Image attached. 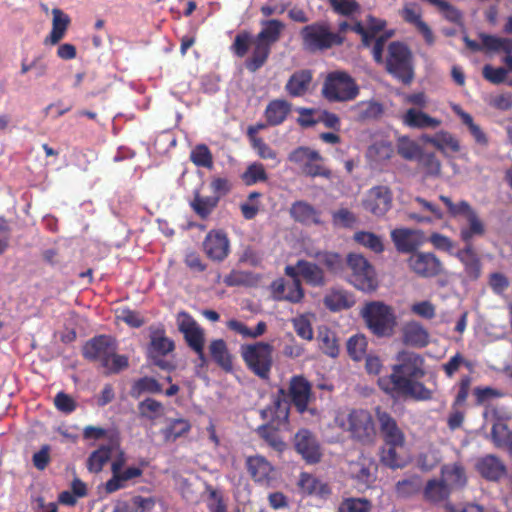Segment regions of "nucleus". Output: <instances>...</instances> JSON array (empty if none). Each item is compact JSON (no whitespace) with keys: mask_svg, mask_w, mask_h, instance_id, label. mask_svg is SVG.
Returning <instances> with one entry per match:
<instances>
[{"mask_svg":"<svg viewBox=\"0 0 512 512\" xmlns=\"http://www.w3.org/2000/svg\"><path fill=\"white\" fill-rule=\"evenodd\" d=\"M450 217H463L469 224L460 230V238L465 243V247L459 250L456 256L464 265L466 275L471 280H477L481 275V262L473 248L472 238L484 235L485 226L467 201L450 202Z\"/></svg>","mask_w":512,"mask_h":512,"instance_id":"nucleus-1","label":"nucleus"},{"mask_svg":"<svg viewBox=\"0 0 512 512\" xmlns=\"http://www.w3.org/2000/svg\"><path fill=\"white\" fill-rule=\"evenodd\" d=\"M115 340L108 335H98L88 340L82 349L83 357L90 362H97L106 375L118 374L129 366L126 355L116 353Z\"/></svg>","mask_w":512,"mask_h":512,"instance_id":"nucleus-2","label":"nucleus"},{"mask_svg":"<svg viewBox=\"0 0 512 512\" xmlns=\"http://www.w3.org/2000/svg\"><path fill=\"white\" fill-rule=\"evenodd\" d=\"M241 357L247 367L261 380H269L274 363V346L268 342L259 341L243 344L240 347Z\"/></svg>","mask_w":512,"mask_h":512,"instance_id":"nucleus-3","label":"nucleus"},{"mask_svg":"<svg viewBox=\"0 0 512 512\" xmlns=\"http://www.w3.org/2000/svg\"><path fill=\"white\" fill-rule=\"evenodd\" d=\"M360 89L355 79L346 71H332L327 74L321 94L330 103L350 102L357 98Z\"/></svg>","mask_w":512,"mask_h":512,"instance_id":"nucleus-4","label":"nucleus"},{"mask_svg":"<svg viewBox=\"0 0 512 512\" xmlns=\"http://www.w3.org/2000/svg\"><path fill=\"white\" fill-rule=\"evenodd\" d=\"M302 46L309 52L326 51L344 43V36L330 30L325 21H317L301 28Z\"/></svg>","mask_w":512,"mask_h":512,"instance_id":"nucleus-5","label":"nucleus"},{"mask_svg":"<svg viewBox=\"0 0 512 512\" xmlns=\"http://www.w3.org/2000/svg\"><path fill=\"white\" fill-rule=\"evenodd\" d=\"M361 316L375 336H392L397 322L391 306L381 301H371L362 308Z\"/></svg>","mask_w":512,"mask_h":512,"instance_id":"nucleus-6","label":"nucleus"},{"mask_svg":"<svg viewBox=\"0 0 512 512\" xmlns=\"http://www.w3.org/2000/svg\"><path fill=\"white\" fill-rule=\"evenodd\" d=\"M417 379H409L398 375H388L378 379V385L382 391L391 397H411L418 400H426L431 397L428 390Z\"/></svg>","mask_w":512,"mask_h":512,"instance_id":"nucleus-7","label":"nucleus"},{"mask_svg":"<svg viewBox=\"0 0 512 512\" xmlns=\"http://www.w3.org/2000/svg\"><path fill=\"white\" fill-rule=\"evenodd\" d=\"M386 70L402 83H411L414 77L412 54L405 44L400 42H391L389 44Z\"/></svg>","mask_w":512,"mask_h":512,"instance_id":"nucleus-8","label":"nucleus"},{"mask_svg":"<svg viewBox=\"0 0 512 512\" xmlns=\"http://www.w3.org/2000/svg\"><path fill=\"white\" fill-rule=\"evenodd\" d=\"M347 431L356 442L371 445L377 437L373 415L365 409H353L347 416Z\"/></svg>","mask_w":512,"mask_h":512,"instance_id":"nucleus-9","label":"nucleus"},{"mask_svg":"<svg viewBox=\"0 0 512 512\" xmlns=\"http://www.w3.org/2000/svg\"><path fill=\"white\" fill-rule=\"evenodd\" d=\"M288 160L301 166L303 174L315 178L323 177L331 179L333 173L331 169L326 167L323 162L324 158L321 154L306 146H300L294 149L289 155Z\"/></svg>","mask_w":512,"mask_h":512,"instance_id":"nucleus-10","label":"nucleus"},{"mask_svg":"<svg viewBox=\"0 0 512 512\" xmlns=\"http://www.w3.org/2000/svg\"><path fill=\"white\" fill-rule=\"evenodd\" d=\"M347 266L351 270L350 282L357 289L371 292L378 287V280L374 267L361 254L350 253L347 256Z\"/></svg>","mask_w":512,"mask_h":512,"instance_id":"nucleus-11","label":"nucleus"},{"mask_svg":"<svg viewBox=\"0 0 512 512\" xmlns=\"http://www.w3.org/2000/svg\"><path fill=\"white\" fill-rule=\"evenodd\" d=\"M175 349L174 341L165 335L163 328H157L150 332V343L148 346V356L152 363L162 370L171 371L175 365L162 357L171 353Z\"/></svg>","mask_w":512,"mask_h":512,"instance_id":"nucleus-12","label":"nucleus"},{"mask_svg":"<svg viewBox=\"0 0 512 512\" xmlns=\"http://www.w3.org/2000/svg\"><path fill=\"white\" fill-rule=\"evenodd\" d=\"M380 436L389 448H401L405 444V434L396 419L380 406L375 408Z\"/></svg>","mask_w":512,"mask_h":512,"instance_id":"nucleus-13","label":"nucleus"},{"mask_svg":"<svg viewBox=\"0 0 512 512\" xmlns=\"http://www.w3.org/2000/svg\"><path fill=\"white\" fill-rule=\"evenodd\" d=\"M287 399L295 407L299 414L309 411V403L314 399L312 384L302 375H294L290 378ZM312 413L313 410H310Z\"/></svg>","mask_w":512,"mask_h":512,"instance_id":"nucleus-14","label":"nucleus"},{"mask_svg":"<svg viewBox=\"0 0 512 512\" xmlns=\"http://www.w3.org/2000/svg\"><path fill=\"white\" fill-rule=\"evenodd\" d=\"M290 405L286 389L280 387L272 395L271 404L261 410V418L276 424V426H287L289 424Z\"/></svg>","mask_w":512,"mask_h":512,"instance_id":"nucleus-15","label":"nucleus"},{"mask_svg":"<svg viewBox=\"0 0 512 512\" xmlns=\"http://www.w3.org/2000/svg\"><path fill=\"white\" fill-rule=\"evenodd\" d=\"M393 194L389 187L378 185L370 188L364 199L362 206L364 210L376 217L384 216L392 207Z\"/></svg>","mask_w":512,"mask_h":512,"instance_id":"nucleus-16","label":"nucleus"},{"mask_svg":"<svg viewBox=\"0 0 512 512\" xmlns=\"http://www.w3.org/2000/svg\"><path fill=\"white\" fill-rule=\"evenodd\" d=\"M177 325L188 347L200 352L201 347L205 346V333L196 320L189 313L181 311L177 315Z\"/></svg>","mask_w":512,"mask_h":512,"instance_id":"nucleus-17","label":"nucleus"},{"mask_svg":"<svg viewBox=\"0 0 512 512\" xmlns=\"http://www.w3.org/2000/svg\"><path fill=\"white\" fill-rule=\"evenodd\" d=\"M202 246L206 256L216 262H222L230 253V241L227 233L222 229L210 230Z\"/></svg>","mask_w":512,"mask_h":512,"instance_id":"nucleus-18","label":"nucleus"},{"mask_svg":"<svg viewBox=\"0 0 512 512\" xmlns=\"http://www.w3.org/2000/svg\"><path fill=\"white\" fill-rule=\"evenodd\" d=\"M270 293L275 301L292 304L300 303L305 296L301 280L288 281L284 278H277L270 284Z\"/></svg>","mask_w":512,"mask_h":512,"instance_id":"nucleus-19","label":"nucleus"},{"mask_svg":"<svg viewBox=\"0 0 512 512\" xmlns=\"http://www.w3.org/2000/svg\"><path fill=\"white\" fill-rule=\"evenodd\" d=\"M398 361L391 375L409 379H419L424 376V360L420 355L414 352H401L398 355Z\"/></svg>","mask_w":512,"mask_h":512,"instance_id":"nucleus-20","label":"nucleus"},{"mask_svg":"<svg viewBox=\"0 0 512 512\" xmlns=\"http://www.w3.org/2000/svg\"><path fill=\"white\" fill-rule=\"evenodd\" d=\"M481 43L465 37L466 45L474 52L485 50L487 52H504L510 54L512 52V39L498 37L482 33L480 34Z\"/></svg>","mask_w":512,"mask_h":512,"instance_id":"nucleus-21","label":"nucleus"},{"mask_svg":"<svg viewBox=\"0 0 512 512\" xmlns=\"http://www.w3.org/2000/svg\"><path fill=\"white\" fill-rule=\"evenodd\" d=\"M349 473L356 480L358 489L365 490L371 487L376 480L377 465L375 462L363 458L350 463Z\"/></svg>","mask_w":512,"mask_h":512,"instance_id":"nucleus-22","label":"nucleus"},{"mask_svg":"<svg viewBox=\"0 0 512 512\" xmlns=\"http://www.w3.org/2000/svg\"><path fill=\"white\" fill-rule=\"evenodd\" d=\"M410 269L419 276L432 277L441 268L440 261L432 253H413L408 259Z\"/></svg>","mask_w":512,"mask_h":512,"instance_id":"nucleus-23","label":"nucleus"},{"mask_svg":"<svg viewBox=\"0 0 512 512\" xmlns=\"http://www.w3.org/2000/svg\"><path fill=\"white\" fill-rule=\"evenodd\" d=\"M403 20L415 27V29L423 36L427 44L434 43V35L426 22L422 20L421 8L416 3H407L400 11Z\"/></svg>","mask_w":512,"mask_h":512,"instance_id":"nucleus-24","label":"nucleus"},{"mask_svg":"<svg viewBox=\"0 0 512 512\" xmlns=\"http://www.w3.org/2000/svg\"><path fill=\"white\" fill-rule=\"evenodd\" d=\"M289 214L291 218L302 225H321V211L305 200H298L292 203Z\"/></svg>","mask_w":512,"mask_h":512,"instance_id":"nucleus-25","label":"nucleus"},{"mask_svg":"<svg viewBox=\"0 0 512 512\" xmlns=\"http://www.w3.org/2000/svg\"><path fill=\"white\" fill-rule=\"evenodd\" d=\"M391 239L400 253H412L421 245L422 236L416 230L397 228L392 230Z\"/></svg>","mask_w":512,"mask_h":512,"instance_id":"nucleus-26","label":"nucleus"},{"mask_svg":"<svg viewBox=\"0 0 512 512\" xmlns=\"http://www.w3.org/2000/svg\"><path fill=\"white\" fill-rule=\"evenodd\" d=\"M476 469L484 479L492 482H498L507 474L505 464L494 455L480 458L476 463Z\"/></svg>","mask_w":512,"mask_h":512,"instance_id":"nucleus-27","label":"nucleus"},{"mask_svg":"<svg viewBox=\"0 0 512 512\" xmlns=\"http://www.w3.org/2000/svg\"><path fill=\"white\" fill-rule=\"evenodd\" d=\"M402 339L408 346L423 348L429 343V333L419 322L408 321L403 325Z\"/></svg>","mask_w":512,"mask_h":512,"instance_id":"nucleus-28","label":"nucleus"},{"mask_svg":"<svg viewBox=\"0 0 512 512\" xmlns=\"http://www.w3.org/2000/svg\"><path fill=\"white\" fill-rule=\"evenodd\" d=\"M444 470L442 469V472ZM423 497L424 500L431 504H440L444 503V506L447 508L448 505L445 503L448 498V483L444 478V474L440 478L430 479L426 485L423 487Z\"/></svg>","mask_w":512,"mask_h":512,"instance_id":"nucleus-29","label":"nucleus"},{"mask_svg":"<svg viewBox=\"0 0 512 512\" xmlns=\"http://www.w3.org/2000/svg\"><path fill=\"white\" fill-rule=\"evenodd\" d=\"M85 440H107L108 445H101L98 448H118L120 445V433L114 427L102 428L98 426H86L83 429Z\"/></svg>","mask_w":512,"mask_h":512,"instance_id":"nucleus-30","label":"nucleus"},{"mask_svg":"<svg viewBox=\"0 0 512 512\" xmlns=\"http://www.w3.org/2000/svg\"><path fill=\"white\" fill-rule=\"evenodd\" d=\"M312 80L313 74L311 70L302 69L295 71L288 79L285 90L291 97H302L308 92Z\"/></svg>","mask_w":512,"mask_h":512,"instance_id":"nucleus-31","label":"nucleus"},{"mask_svg":"<svg viewBox=\"0 0 512 512\" xmlns=\"http://www.w3.org/2000/svg\"><path fill=\"white\" fill-rule=\"evenodd\" d=\"M219 204L218 196H204L199 190L193 191V198L189 201L191 210L202 220H207Z\"/></svg>","mask_w":512,"mask_h":512,"instance_id":"nucleus-32","label":"nucleus"},{"mask_svg":"<svg viewBox=\"0 0 512 512\" xmlns=\"http://www.w3.org/2000/svg\"><path fill=\"white\" fill-rule=\"evenodd\" d=\"M292 109L291 103L284 99H274L270 101L264 111L266 122L269 126H278L282 124Z\"/></svg>","mask_w":512,"mask_h":512,"instance_id":"nucleus-33","label":"nucleus"},{"mask_svg":"<svg viewBox=\"0 0 512 512\" xmlns=\"http://www.w3.org/2000/svg\"><path fill=\"white\" fill-rule=\"evenodd\" d=\"M404 125L417 129H435L441 121L433 118L417 108L408 109L402 116Z\"/></svg>","mask_w":512,"mask_h":512,"instance_id":"nucleus-34","label":"nucleus"},{"mask_svg":"<svg viewBox=\"0 0 512 512\" xmlns=\"http://www.w3.org/2000/svg\"><path fill=\"white\" fill-rule=\"evenodd\" d=\"M52 15V30L50 34L44 39L45 45L58 44L64 38L71 22L70 17L59 8H54L52 10Z\"/></svg>","mask_w":512,"mask_h":512,"instance_id":"nucleus-35","label":"nucleus"},{"mask_svg":"<svg viewBox=\"0 0 512 512\" xmlns=\"http://www.w3.org/2000/svg\"><path fill=\"white\" fill-rule=\"evenodd\" d=\"M297 485L302 493L306 495H314L325 499L331 494V490L326 483L307 472L300 474Z\"/></svg>","mask_w":512,"mask_h":512,"instance_id":"nucleus-36","label":"nucleus"},{"mask_svg":"<svg viewBox=\"0 0 512 512\" xmlns=\"http://www.w3.org/2000/svg\"><path fill=\"white\" fill-rule=\"evenodd\" d=\"M297 268L304 281L313 287H321L326 283L323 269L315 263L300 259L297 261Z\"/></svg>","mask_w":512,"mask_h":512,"instance_id":"nucleus-37","label":"nucleus"},{"mask_svg":"<svg viewBox=\"0 0 512 512\" xmlns=\"http://www.w3.org/2000/svg\"><path fill=\"white\" fill-rule=\"evenodd\" d=\"M452 108L460 117L462 124L467 127L475 143L481 147H487L489 144V138L482 128L474 122L473 117L469 113L463 111L459 105H453Z\"/></svg>","mask_w":512,"mask_h":512,"instance_id":"nucleus-38","label":"nucleus"},{"mask_svg":"<svg viewBox=\"0 0 512 512\" xmlns=\"http://www.w3.org/2000/svg\"><path fill=\"white\" fill-rule=\"evenodd\" d=\"M209 352L214 362L226 372L233 369L232 356L223 339L212 340L209 344Z\"/></svg>","mask_w":512,"mask_h":512,"instance_id":"nucleus-39","label":"nucleus"},{"mask_svg":"<svg viewBox=\"0 0 512 512\" xmlns=\"http://www.w3.org/2000/svg\"><path fill=\"white\" fill-rule=\"evenodd\" d=\"M247 469L257 482H266L273 472L272 465L262 456H251L247 459Z\"/></svg>","mask_w":512,"mask_h":512,"instance_id":"nucleus-40","label":"nucleus"},{"mask_svg":"<svg viewBox=\"0 0 512 512\" xmlns=\"http://www.w3.org/2000/svg\"><path fill=\"white\" fill-rule=\"evenodd\" d=\"M319 349L329 357L335 358L339 354V345L335 332L327 326H320L317 332Z\"/></svg>","mask_w":512,"mask_h":512,"instance_id":"nucleus-41","label":"nucleus"},{"mask_svg":"<svg viewBox=\"0 0 512 512\" xmlns=\"http://www.w3.org/2000/svg\"><path fill=\"white\" fill-rule=\"evenodd\" d=\"M324 304L330 311H340L351 308L354 298L345 290L333 289L324 297Z\"/></svg>","mask_w":512,"mask_h":512,"instance_id":"nucleus-42","label":"nucleus"},{"mask_svg":"<svg viewBox=\"0 0 512 512\" xmlns=\"http://www.w3.org/2000/svg\"><path fill=\"white\" fill-rule=\"evenodd\" d=\"M163 392L162 384L154 377L144 376L136 379L130 389L132 398H139L141 395L147 394H161Z\"/></svg>","mask_w":512,"mask_h":512,"instance_id":"nucleus-43","label":"nucleus"},{"mask_svg":"<svg viewBox=\"0 0 512 512\" xmlns=\"http://www.w3.org/2000/svg\"><path fill=\"white\" fill-rule=\"evenodd\" d=\"M270 53V46L254 39L252 54L245 61L246 69L250 72H256L266 63Z\"/></svg>","mask_w":512,"mask_h":512,"instance_id":"nucleus-44","label":"nucleus"},{"mask_svg":"<svg viewBox=\"0 0 512 512\" xmlns=\"http://www.w3.org/2000/svg\"><path fill=\"white\" fill-rule=\"evenodd\" d=\"M423 481L420 476L413 475L395 484L396 496L400 499H410L423 491Z\"/></svg>","mask_w":512,"mask_h":512,"instance_id":"nucleus-45","label":"nucleus"},{"mask_svg":"<svg viewBox=\"0 0 512 512\" xmlns=\"http://www.w3.org/2000/svg\"><path fill=\"white\" fill-rule=\"evenodd\" d=\"M262 25L263 28L255 39L271 47L280 39L284 24L280 20L271 19L263 21Z\"/></svg>","mask_w":512,"mask_h":512,"instance_id":"nucleus-46","label":"nucleus"},{"mask_svg":"<svg viewBox=\"0 0 512 512\" xmlns=\"http://www.w3.org/2000/svg\"><path fill=\"white\" fill-rule=\"evenodd\" d=\"M164 405L153 398H146L138 404V412L140 417L155 421L156 419L162 417L164 415Z\"/></svg>","mask_w":512,"mask_h":512,"instance_id":"nucleus-47","label":"nucleus"},{"mask_svg":"<svg viewBox=\"0 0 512 512\" xmlns=\"http://www.w3.org/2000/svg\"><path fill=\"white\" fill-rule=\"evenodd\" d=\"M227 327L242 337L251 339L262 336L267 330V325L264 321L258 322L254 329H250L243 322L231 319L227 322Z\"/></svg>","mask_w":512,"mask_h":512,"instance_id":"nucleus-48","label":"nucleus"},{"mask_svg":"<svg viewBox=\"0 0 512 512\" xmlns=\"http://www.w3.org/2000/svg\"><path fill=\"white\" fill-rule=\"evenodd\" d=\"M357 111V117L360 121L373 120L383 114V107L375 101H362L354 106Z\"/></svg>","mask_w":512,"mask_h":512,"instance_id":"nucleus-49","label":"nucleus"},{"mask_svg":"<svg viewBox=\"0 0 512 512\" xmlns=\"http://www.w3.org/2000/svg\"><path fill=\"white\" fill-rule=\"evenodd\" d=\"M381 450V462L392 469L403 468L410 462V456L405 450Z\"/></svg>","mask_w":512,"mask_h":512,"instance_id":"nucleus-50","label":"nucleus"},{"mask_svg":"<svg viewBox=\"0 0 512 512\" xmlns=\"http://www.w3.org/2000/svg\"><path fill=\"white\" fill-rule=\"evenodd\" d=\"M354 240L370 249L374 253H382L384 251V245L380 236L367 231H358L353 236Z\"/></svg>","mask_w":512,"mask_h":512,"instance_id":"nucleus-51","label":"nucleus"},{"mask_svg":"<svg viewBox=\"0 0 512 512\" xmlns=\"http://www.w3.org/2000/svg\"><path fill=\"white\" fill-rule=\"evenodd\" d=\"M191 425L186 419H174L163 429V436L166 441H175L190 431Z\"/></svg>","mask_w":512,"mask_h":512,"instance_id":"nucleus-52","label":"nucleus"},{"mask_svg":"<svg viewBox=\"0 0 512 512\" xmlns=\"http://www.w3.org/2000/svg\"><path fill=\"white\" fill-rule=\"evenodd\" d=\"M241 178L246 185L250 186L266 181L268 176L262 163L253 162L246 168Z\"/></svg>","mask_w":512,"mask_h":512,"instance_id":"nucleus-53","label":"nucleus"},{"mask_svg":"<svg viewBox=\"0 0 512 512\" xmlns=\"http://www.w3.org/2000/svg\"><path fill=\"white\" fill-rule=\"evenodd\" d=\"M367 345L368 342L364 335H353L347 342L348 354L352 359L359 361L365 356Z\"/></svg>","mask_w":512,"mask_h":512,"instance_id":"nucleus-54","label":"nucleus"},{"mask_svg":"<svg viewBox=\"0 0 512 512\" xmlns=\"http://www.w3.org/2000/svg\"><path fill=\"white\" fill-rule=\"evenodd\" d=\"M190 159L193 162V164H195L197 167L210 169L213 166L212 153L209 150V148L204 144L197 145L191 151Z\"/></svg>","mask_w":512,"mask_h":512,"instance_id":"nucleus-55","label":"nucleus"},{"mask_svg":"<svg viewBox=\"0 0 512 512\" xmlns=\"http://www.w3.org/2000/svg\"><path fill=\"white\" fill-rule=\"evenodd\" d=\"M294 448H319V442L316 434L307 429H299L293 438Z\"/></svg>","mask_w":512,"mask_h":512,"instance_id":"nucleus-56","label":"nucleus"},{"mask_svg":"<svg viewBox=\"0 0 512 512\" xmlns=\"http://www.w3.org/2000/svg\"><path fill=\"white\" fill-rule=\"evenodd\" d=\"M491 435L496 446L512 448V431L508 429L506 424H494L492 427Z\"/></svg>","mask_w":512,"mask_h":512,"instance_id":"nucleus-57","label":"nucleus"},{"mask_svg":"<svg viewBox=\"0 0 512 512\" xmlns=\"http://www.w3.org/2000/svg\"><path fill=\"white\" fill-rule=\"evenodd\" d=\"M415 201L417 203H419V205L425 209L426 211L430 212L431 215L430 216H419L418 214H415V213H411L409 215V217L411 219H414L418 222H424V221H427V222H430V221H433V220H439L443 217V214L441 212V210L436 206L434 205L433 203L425 200L424 198H421V197H417L415 199Z\"/></svg>","mask_w":512,"mask_h":512,"instance_id":"nucleus-58","label":"nucleus"},{"mask_svg":"<svg viewBox=\"0 0 512 512\" xmlns=\"http://www.w3.org/2000/svg\"><path fill=\"white\" fill-rule=\"evenodd\" d=\"M398 153L406 160H417L422 149L415 141L403 137L398 143Z\"/></svg>","mask_w":512,"mask_h":512,"instance_id":"nucleus-59","label":"nucleus"},{"mask_svg":"<svg viewBox=\"0 0 512 512\" xmlns=\"http://www.w3.org/2000/svg\"><path fill=\"white\" fill-rule=\"evenodd\" d=\"M372 505L364 498H348L339 506V512H370Z\"/></svg>","mask_w":512,"mask_h":512,"instance_id":"nucleus-60","label":"nucleus"},{"mask_svg":"<svg viewBox=\"0 0 512 512\" xmlns=\"http://www.w3.org/2000/svg\"><path fill=\"white\" fill-rule=\"evenodd\" d=\"M316 257L331 272L336 273L343 267V259L336 252H318Z\"/></svg>","mask_w":512,"mask_h":512,"instance_id":"nucleus-61","label":"nucleus"},{"mask_svg":"<svg viewBox=\"0 0 512 512\" xmlns=\"http://www.w3.org/2000/svg\"><path fill=\"white\" fill-rule=\"evenodd\" d=\"M416 161L418 166L428 175H436L440 171V162L433 153L422 151Z\"/></svg>","mask_w":512,"mask_h":512,"instance_id":"nucleus-62","label":"nucleus"},{"mask_svg":"<svg viewBox=\"0 0 512 512\" xmlns=\"http://www.w3.org/2000/svg\"><path fill=\"white\" fill-rule=\"evenodd\" d=\"M251 43H253L251 33L242 31L235 36L231 49L237 57L242 58L247 54Z\"/></svg>","mask_w":512,"mask_h":512,"instance_id":"nucleus-63","label":"nucleus"},{"mask_svg":"<svg viewBox=\"0 0 512 512\" xmlns=\"http://www.w3.org/2000/svg\"><path fill=\"white\" fill-rule=\"evenodd\" d=\"M56 409L64 414H71L77 409V402L69 394L60 391L54 397Z\"/></svg>","mask_w":512,"mask_h":512,"instance_id":"nucleus-64","label":"nucleus"}]
</instances>
